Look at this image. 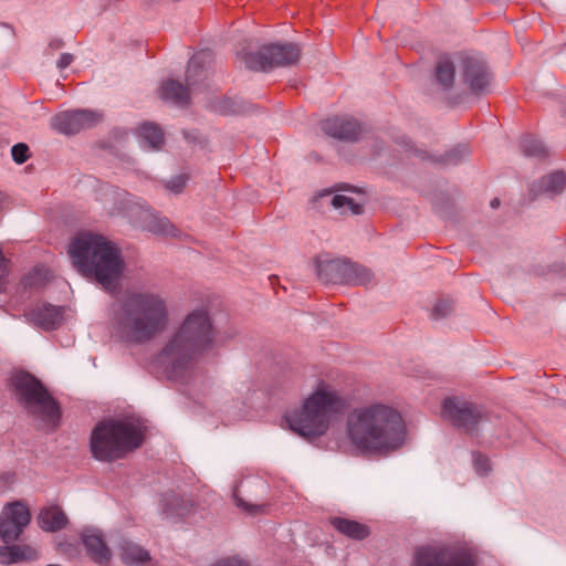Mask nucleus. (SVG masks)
<instances>
[{
  "label": "nucleus",
  "mask_w": 566,
  "mask_h": 566,
  "mask_svg": "<svg viewBox=\"0 0 566 566\" xmlns=\"http://www.w3.org/2000/svg\"><path fill=\"white\" fill-rule=\"evenodd\" d=\"M345 436L352 447L363 454L386 455L403 444L406 423L394 406L371 401L348 412Z\"/></svg>",
  "instance_id": "nucleus-1"
},
{
  "label": "nucleus",
  "mask_w": 566,
  "mask_h": 566,
  "mask_svg": "<svg viewBox=\"0 0 566 566\" xmlns=\"http://www.w3.org/2000/svg\"><path fill=\"white\" fill-rule=\"evenodd\" d=\"M168 301L154 289L126 290L113 315V332L122 340L144 344L161 334L168 326Z\"/></svg>",
  "instance_id": "nucleus-2"
},
{
  "label": "nucleus",
  "mask_w": 566,
  "mask_h": 566,
  "mask_svg": "<svg viewBox=\"0 0 566 566\" xmlns=\"http://www.w3.org/2000/svg\"><path fill=\"white\" fill-rule=\"evenodd\" d=\"M69 254L83 276L96 281L111 293L118 291L126 263L116 243L103 234L85 231L74 237Z\"/></svg>",
  "instance_id": "nucleus-3"
},
{
  "label": "nucleus",
  "mask_w": 566,
  "mask_h": 566,
  "mask_svg": "<svg viewBox=\"0 0 566 566\" xmlns=\"http://www.w3.org/2000/svg\"><path fill=\"white\" fill-rule=\"evenodd\" d=\"M213 339L214 333L208 312L196 310L187 315L178 331L169 338L158 355V363L170 378L177 379L210 348Z\"/></svg>",
  "instance_id": "nucleus-4"
},
{
  "label": "nucleus",
  "mask_w": 566,
  "mask_h": 566,
  "mask_svg": "<svg viewBox=\"0 0 566 566\" xmlns=\"http://www.w3.org/2000/svg\"><path fill=\"white\" fill-rule=\"evenodd\" d=\"M346 407L344 395L326 379H318L298 408L285 413L289 428L306 439L326 434Z\"/></svg>",
  "instance_id": "nucleus-5"
},
{
  "label": "nucleus",
  "mask_w": 566,
  "mask_h": 566,
  "mask_svg": "<svg viewBox=\"0 0 566 566\" xmlns=\"http://www.w3.org/2000/svg\"><path fill=\"white\" fill-rule=\"evenodd\" d=\"M144 440L142 427L132 420H103L92 430L90 450L94 459L111 462L139 448Z\"/></svg>",
  "instance_id": "nucleus-6"
},
{
  "label": "nucleus",
  "mask_w": 566,
  "mask_h": 566,
  "mask_svg": "<svg viewBox=\"0 0 566 566\" xmlns=\"http://www.w3.org/2000/svg\"><path fill=\"white\" fill-rule=\"evenodd\" d=\"M11 385L30 412L50 421L59 418L57 403L35 377L19 371L12 375Z\"/></svg>",
  "instance_id": "nucleus-7"
},
{
  "label": "nucleus",
  "mask_w": 566,
  "mask_h": 566,
  "mask_svg": "<svg viewBox=\"0 0 566 566\" xmlns=\"http://www.w3.org/2000/svg\"><path fill=\"white\" fill-rule=\"evenodd\" d=\"M411 566H476V558L467 547L421 546L415 551Z\"/></svg>",
  "instance_id": "nucleus-8"
},
{
  "label": "nucleus",
  "mask_w": 566,
  "mask_h": 566,
  "mask_svg": "<svg viewBox=\"0 0 566 566\" xmlns=\"http://www.w3.org/2000/svg\"><path fill=\"white\" fill-rule=\"evenodd\" d=\"M442 416L469 434H474L489 421V416L481 406L455 397L443 401Z\"/></svg>",
  "instance_id": "nucleus-9"
},
{
  "label": "nucleus",
  "mask_w": 566,
  "mask_h": 566,
  "mask_svg": "<svg viewBox=\"0 0 566 566\" xmlns=\"http://www.w3.org/2000/svg\"><path fill=\"white\" fill-rule=\"evenodd\" d=\"M301 49L297 44H269L256 53L243 56L245 66L253 71H266L276 66H290L298 62Z\"/></svg>",
  "instance_id": "nucleus-10"
},
{
  "label": "nucleus",
  "mask_w": 566,
  "mask_h": 566,
  "mask_svg": "<svg viewBox=\"0 0 566 566\" xmlns=\"http://www.w3.org/2000/svg\"><path fill=\"white\" fill-rule=\"evenodd\" d=\"M30 522L31 513L24 502L7 503L0 521V538L6 543L17 541Z\"/></svg>",
  "instance_id": "nucleus-11"
},
{
  "label": "nucleus",
  "mask_w": 566,
  "mask_h": 566,
  "mask_svg": "<svg viewBox=\"0 0 566 566\" xmlns=\"http://www.w3.org/2000/svg\"><path fill=\"white\" fill-rule=\"evenodd\" d=\"M103 119V114L90 109L66 111L51 118V127L64 135H74L82 129L96 126Z\"/></svg>",
  "instance_id": "nucleus-12"
},
{
  "label": "nucleus",
  "mask_w": 566,
  "mask_h": 566,
  "mask_svg": "<svg viewBox=\"0 0 566 566\" xmlns=\"http://www.w3.org/2000/svg\"><path fill=\"white\" fill-rule=\"evenodd\" d=\"M197 78L203 81L206 78L205 71L199 66L196 59H192L186 71L187 87L177 81L168 80L163 83L159 96L164 101H169L179 106H186L189 102V90L197 84Z\"/></svg>",
  "instance_id": "nucleus-13"
},
{
  "label": "nucleus",
  "mask_w": 566,
  "mask_h": 566,
  "mask_svg": "<svg viewBox=\"0 0 566 566\" xmlns=\"http://www.w3.org/2000/svg\"><path fill=\"white\" fill-rule=\"evenodd\" d=\"M321 129L340 140H357L365 132L364 126L352 117H333L321 123Z\"/></svg>",
  "instance_id": "nucleus-14"
},
{
  "label": "nucleus",
  "mask_w": 566,
  "mask_h": 566,
  "mask_svg": "<svg viewBox=\"0 0 566 566\" xmlns=\"http://www.w3.org/2000/svg\"><path fill=\"white\" fill-rule=\"evenodd\" d=\"M349 271V261L327 256H318L316 260V273L324 283L346 284Z\"/></svg>",
  "instance_id": "nucleus-15"
},
{
  "label": "nucleus",
  "mask_w": 566,
  "mask_h": 566,
  "mask_svg": "<svg viewBox=\"0 0 566 566\" xmlns=\"http://www.w3.org/2000/svg\"><path fill=\"white\" fill-rule=\"evenodd\" d=\"M463 81L473 92H483L490 84V74L485 64L476 57L463 60Z\"/></svg>",
  "instance_id": "nucleus-16"
},
{
  "label": "nucleus",
  "mask_w": 566,
  "mask_h": 566,
  "mask_svg": "<svg viewBox=\"0 0 566 566\" xmlns=\"http://www.w3.org/2000/svg\"><path fill=\"white\" fill-rule=\"evenodd\" d=\"M463 81L473 92H483L490 84V74L485 64L476 57L463 60Z\"/></svg>",
  "instance_id": "nucleus-17"
},
{
  "label": "nucleus",
  "mask_w": 566,
  "mask_h": 566,
  "mask_svg": "<svg viewBox=\"0 0 566 566\" xmlns=\"http://www.w3.org/2000/svg\"><path fill=\"white\" fill-rule=\"evenodd\" d=\"M28 321L35 326L50 331L56 328L63 319L61 307L50 304L38 305L27 314Z\"/></svg>",
  "instance_id": "nucleus-18"
},
{
  "label": "nucleus",
  "mask_w": 566,
  "mask_h": 566,
  "mask_svg": "<svg viewBox=\"0 0 566 566\" xmlns=\"http://www.w3.org/2000/svg\"><path fill=\"white\" fill-rule=\"evenodd\" d=\"M82 543L86 548L87 555L95 563L106 565L109 562L112 554L99 531L87 530L83 532Z\"/></svg>",
  "instance_id": "nucleus-19"
},
{
  "label": "nucleus",
  "mask_w": 566,
  "mask_h": 566,
  "mask_svg": "<svg viewBox=\"0 0 566 566\" xmlns=\"http://www.w3.org/2000/svg\"><path fill=\"white\" fill-rule=\"evenodd\" d=\"M39 552L30 545H6L0 546V564L10 565L24 560H35Z\"/></svg>",
  "instance_id": "nucleus-20"
},
{
  "label": "nucleus",
  "mask_w": 566,
  "mask_h": 566,
  "mask_svg": "<svg viewBox=\"0 0 566 566\" xmlns=\"http://www.w3.org/2000/svg\"><path fill=\"white\" fill-rule=\"evenodd\" d=\"M38 524L45 532H57L65 527L67 517L61 507L52 505L41 510L38 516Z\"/></svg>",
  "instance_id": "nucleus-21"
},
{
  "label": "nucleus",
  "mask_w": 566,
  "mask_h": 566,
  "mask_svg": "<svg viewBox=\"0 0 566 566\" xmlns=\"http://www.w3.org/2000/svg\"><path fill=\"white\" fill-rule=\"evenodd\" d=\"M566 186V175L563 171H554L544 176L532 186V191L537 195L554 196L564 190Z\"/></svg>",
  "instance_id": "nucleus-22"
},
{
  "label": "nucleus",
  "mask_w": 566,
  "mask_h": 566,
  "mask_svg": "<svg viewBox=\"0 0 566 566\" xmlns=\"http://www.w3.org/2000/svg\"><path fill=\"white\" fill-rule=\"evenodd\" d=\"M331 524L340 534L352 539L360 541L366 538L370 534V531L367 525L354 520L344 517H333L331 518Z\"/></svg>",
  "instance_id": "nucleus-23"
},
{
  "label": "nucleus",
  "mask_w": 566,
  "mask_h": 566,
  "mask_svg": "<svg viewBox=\"0 0 566 566\" xmlns=\"http://www.w3.org/2000/svg\"><path fill=\"white\" fill-rule=\"evenodd\" d=\"M191 504L178 495L165 494L161 499V512L167 518H180L190 513Z\"/></svg>",
  "instance_id": "nucleus-24"
},
{
  "label": "nucleus",
  "mask_w": 566,
  "mask_h": 566,
  "mask_svg": "<svg viewBox=\"0 0 566 566\" xmlns=\"http://www.w3.org/2000/svg\"><path fill=\"white\" fill-rule=\"evenodd\" d=\"M415 156L421 159H431L432 161L446 166L458 165L461 160L469 157L470 148L467 145H459L451 150L447 151L443 156L440 157H430L427 151L419 150L413 148Z\"/></svg>",
  "instance_id": "nucleus-25"
},
{
  "label": "nucleus",
  "mask_w": 566,
  "mask_h": 566,
  "mask_svg": "<svg viewBox=\"0 0 566 566\" xmlns=\"http://www.w3.org/2000/svg\"><path fill=\"white\" fill-rule=\"evenodd\" d=\"M119 557L127 565H142L150 560V555L146 549L127 539L120 543Z\"/></svg>",
  "instance_id": "nucleus-26"
},
{
  "label": "nucleus",
  "mask_w": 566,
  "mask_h": 566,
  "mask_svg": "<svg viewBox=\"0 0 566 566\" xmlns=\"http://www.w3.org/2000/svg\"><path fill=\"white\" fill-rule=\"evenodd\" d=\"M139 136L149 149L157 150L164 144V134L161 129L153 123L143 124L139 127Z\"/></svg>",
  "instance_id": "nucleus-27"
},
{
  "label": "nucleus",
  "mask_w": 566,
  "mask_h": 566,
  "mask_svg": "<svg viewBox=\"0 0 566 566\" xmlns=\"http://www.w3.org/2000/svg\"><path fill=\"white\" fill-rule=\"evenodd\" d=\"M454 66L448 59H441L436 66V78L444 88L449 90L454 83Z\"/></svg>",
  "instance_id": "nucleus-28"
},
{
  "label": "nucleus",
  "mask_w": 566,
  "mask_h": 566,
  "mask_svg": "<svg viewBox=\"0 0 566 566\" xmlns=\"http://www.w3.org/2000/svg\"><path fill=\"white\" fill-rule=\"evenodd\" d=\"M147 229L155 234L167 237L178 235L177 228L167 218L151 217L147 224Z\"/></svg>",
  "instance_id": "nucleus-29"
},
{
  "label": "nucleus",
  "mask_w": 566,
  "mask_h": 566,
  "mask_svg": "<svg viewBox=\"0 0 566 566\" xmlns=\"http://www.w3.org/2000/svg\"><path fill=\"white\" fill-rule=\"evenodd\" d=\"M332 206L340 210L342 213L360 214L363 212V205L346 195H335L332 199Z\"/></svg>",
  "instance_id": "nucleus-30"
},
{
  "label": "nucleus",
  "mask_w": 566,
  "mask_h": 566,
  "mask_svg": "<svg viewBox=\"0 0 566 566\" xmlns=\"http://www.w3.org/2000/svg\"><path fill=\"white\" fill-rule=\"evenodd\" d=\"M373 273L367 268L350 262V271L347 276L346 284L364 285L371 281Z\"/></svg>",
  "instance_id": "nucleus-31"
},
{
  "label": "nucleus",
  "mask_w": 566,
  "mask_h": 566,
  "mask_svg": "<svg viewBox=\"0 0 566 566\" xmlns=\"http://www.w3.org/2000/svg\"><path fill=\"white\" fill-rule=\"evenodd\" d=\"M522 149L523 153L530 157L544 158L547 156L545 146L539 140L532 137L523 138Z\"/></svg>",
  "instance_id": "nucleus-32"
},
{
  "label": "nucleus",
  "mask_w": 566,
  "mask_h": 566,
  "mask_svg": "<svg viewBox=\"0 0 566 566\" xmlns=\"http://www.w3.org/2000/svg\"><path fill=\"white\" fill-rule=\"evenodd\" d=\"M11 155H12V159L17 164L21 165L28 160V158L30 156V150L25 144L19 143V144H15L11 148Z\"/></svg>",
  "instance_id": "nucleus-33"
},
{
  "label": "nucleus",
  "mask_w": 566,
  "mask_h": 566,
  "mask_svg": "<svg viewBox=\"0 0 566 566\" xmlns=\"http://www.w3.org/2000/svg\"><path fill=\"white\" fill-rule=\"evenodd\" d=\"M188 179L187 175L174 176L167 181L166 188L174 193H180L186 187Z\"/></svg>",
  "instance_id": "nucleus-34"
},
{
  "label": "nucleus",
  "mask_w": 566,
  "mask_h": 566,
  "mask_svg": "<svg viewBox=\"0 0 566 566\" xmlns=\"http://www.w3.org/2000/svg\"><path fill=\"white\" fill-rule=\"evenodd\" d=\"M452 311V305L449 301L438 302L432 310L433 318H441L447 316Z\"/></svg>",
  "instance_id": "nucleus-35"
},
{
  "label": "nucleus",
  "mask_w": 566,
  "mask_h": 566,
  "mask_svg": "<svg viewBox=\"0 0 566 566\" xmlns=\"http://www.w3.org/2000/svg\"><path fill=\"white\" fill-rule=\"evenodd\" d=\"M474 469L480 475H485L490 471V461L485 455H474Z\"/></svg>",
  "instance_id": "nucleus-36"
},
{
  "label": "nucleus",
  "mask_w": 566,
  "mask_h": 566,
  "mask_svg": "<svg viewBox=\"0 0 566 566\" xmlns=\"http://www.w3.org/2000/svg\"><path fill=\"white\" fill-rule=\"evenodd\" d=\"M235 501H237L238 506L244 509L245 511H248L251 514H258L263 511L262 505H249L248 503H245L244 501H242L239 497H235Z\"/></svg>",
  "instance_id": "nucleus-37"
},
{
  "label": "nucleus",
  "mask_w": 566,
  "mask_h": 566,
  "mask_svg": "<svg viewBox=\"0 0 566 566\" xmlns=\"http://www.w3.org/2000/svg\"><path fill=\"white\" fill-rule=\"evenodd\" d=\"M212 566H249V565L239 558H226V559H221V560L217 562Z\"/></svg>",
  "instance_id": "nucleus-38"
},
{
  "label": "nucleus",
  "mask_w": 566,
  "mask_h": 566,
  "mask_svg": "<svg viewBox=\"0 0 566 566\" xmlns=\"http://www.w3.org/2000/svg\"><path fill=\"white\" fill-rule=\"evenodd\" d=\"M74 60V56L70 53H63L61 54L60 59L57 60V67L63 70L66 69Z\"/></svg>",
  "instance_id": "nucleus-39"
},
{
  "label": "nucleus",
  "mask_w": 566,
  "mask_h": 566,
  "mask_svg": "<svg viewBox=\"0 0 566 566\" xmlns=\"http://www.w3.org/2000/svg\"><path fill=\"white\" fill-rule=\"evenodd\" d=\"M7 275V261L0 251V281Z\"/></svg>",
  "instance_id": "nucleus-40"
},
{
  "label": "nucleus",
  "mask_w": 566,
  "mask_h": 566,
  "mask_svg": "<svg viewBox=\"0 0 566 566\" xmlns=\"http://www.w3.org/2000/svg\"><path fill=\"white\" fill-rule=\"evenodd\" d=\"M48 272L43 269H35L29 276V280H34L36 276H44L46 277Z\"/></svg>",
  "instance_id": "nucleus-41"
},
{
  "label": "nucleus",
  "mask_w": 566,
  "mask_h": 566,
  "mask_svg": "<svg viewBox=\"0 0 566 566\" xmlns=\"http://www.w3.org/2000/svg\"><path fill=\"white\" fill-rule=\"evenodd\" d=\"M499 205H500V200L496 199V198L491 201V207L492 208H496V207H499Z\"/></svg>",
  "instance_id": "nucleus-42"
},
{
  "label": "nucleus",
  "mask_w": 566,
  "mask_h": 566,
  "mask_svg": "<svg viewBox=\"0 0 566 566\" xmlns=\"http://www.w3.org/2000/svg\"><path fill=\"white\" fill-rule=\"evenodd\" d=\"M219 109H220L221 112H223V113H227V112H228V109H226V108H223V107H220Z\"/></svg>",
  "instance_id": "nucleus-43"
}]
</instances>
